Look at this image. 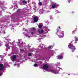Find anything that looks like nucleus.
<instances>
[{
    "instance_id": "nucleus-1",
    "label": "nucleus",
    "mask_w": 78,
    "mask_h": 78,
    "mask_svg": "<svg viewBox=\"0 0 78 78\" xmlns=\"http://www.w3.org/2000/svg\"><path fill=\"white\" fill-rule=\"evenodd\" d=\"M36 28L34 27L30 29L29 32H27V31H25L23 34L25 36L27 37H33V36L34 34H36V30H35Z\"/></svg>"
},
{
    "instance_id": "nucleus-2",
    "label": "nucleus",
    "mask_w": 78,
    "mask_h": 78,
    "mask_svg": "<svg viewBox=\"0 0 78 78\" xmlns=\"http://www.w3.org/2000/svg\"><path fill=\"white\" fill-rule=\"evenodd\" d=\"M49 66L47 64H43V66L41 67L42 69H43V70H46L47 71H51L55 73V74H58L59 73V71H57L56 72V70H50L49 68H48Z\"/></svg>"
},
{
    "instance_id": "nucleus-3",
    "label": "nucleus",
    "mask_w": 78,
    "mask_h": 78,
    "mask_svg": "<svg viewBox=\"0 0 78 78\" xmlns=\"http://www.w3.org/2000/svg\"><path fill=\"white\" fill-rule=\"evenodd\" d=\"M8 66V64L7 63H5L4 66H3V64H0V72H4L5 71V68L7 67Z\"/></svg>"
},
{
    "instance_id": "nucleus-4",
    "label": "nucleus",
    "mask_w": 78,
    "mask_h": 78,
    "mask_svg": "<svg viewBox=\"0 0 78 78\" xmlns=\"http://www.w3.org/2000/svg\"><path fill=\"white\" fill-rule=\"evenodd\" d=\"M57 34L58 36V37L59 38H62L64 36V31L58 32L57 33Z\"/></svg>"
},
{
    "instance_id": "nucleus-5",
    "label": "nucleus",
    "mask_w": 78,
    "mask_h": 78,
    "mask_svg": "<svg viewBox=\"0 0 78 78\" xmlns=\"http://www.w3.org/2000/svg\"><path fill=\"white\" fill-rule=\"evenodd\" d=\"M68 47L69 48L71 49V50L72 52H73L74 50H76V48H75V47L73 45H71L70 46L68 45Z\"/></svg>"
},
{
    "instance_id": "nucleus-6",
    "label": "nucleus",
    "mask_w": 78,
    "mask_h": 78,
    "mask_svg": "<svg viewBox=\"0 0 78 78\" xmlns=\"http://www.w3.org/2000/svg\"><path fill=\"white\" fill-rule=\"evenodd\" d=\"M57 58L58 59H62V58H63V53H62L59 55L57 56Z\"/></svg>"
},
{
    "instance_id": "nucleus-7",
    "label": "nucleus",
    "mask_w": 78,
    "mask_h": 78,
    "mask_svg": "<svg viewBox=\"0 0 78 78\" xmlns=\"http://www.w3.org/2000/svg\"><path fill=\"white\" fill-rule=\"evenodd\" d=\"M16 55H13L12 56V57H11V60L13 61H15V60L16 59Z\"/></svg>"
},
{
    "instance_id": "nucleus-8",
    "label": "nucleus",
    "mask_w": 78,
    "mask_h": 78,
    "mask_svg": "<svg viewBox=\"0 0 78 78\" xmlns=\"http://www.w3.org/2000/svg\"><path fill=\"white\" fill-rule=\"evenodd\" d=\"M39 36L40 37L39 38V39H38V40H40L41 38H44V37H45V35L44 34L41 35V34H40Z\"/></svg>"
},
{
    "instance_id": "nucleus-9",
    "label": "nucleus",
    "mask_w": 78,
    "mask_h": 78,
    "mask_svg": "<svg viewBox=\"0 0 78 78\" xmlns=\"http://www.w3.org/2000/svg\"><path fill=\"white\" fill-rule=\"evenodd\" d=\"M56 6V4L55 3L54 4H53L52 6H50V8H55Z\"/></svg>"
},
{
    "instance_id": "nucleus-10",
    "label": "nucleus",
    "mask_w": 78,
    "mask_h": 78,
    "mask_svg": "<svg viewBox=\"0 0 78 78\" xmlns=\"http://www.w3.org/2000/svg\"><path fill=\"white\" fill-rule=\"evenodd\" d=\"M34 20L35 22H37L38 21V17L37 16H35L34 18Z\"/></svg>"
},
{
    "instance_id": "nucleus-11",
    "label": "nucleus",
    "mask_w": 78,
    "mask_h": 78,
    "mask_svg": "<svg viewBox=\"0 0 78 78\" xmlns=\"http://www.w3.org/2000/svg\"><path fill=\"white\" fill-rule=\"evenodd\" d=\"M7 42H5V46L6 48H7L9 50V49H10V48H9V44L8 43L7 44Z\"/></svg>"
},
{
    "instance_id": "nucleus-12",
    "label": "nucleus",
    "mask_w": 78,
    "mask_h": 78,
    "mask_svg": "<svg viewBox=\"0 0 78 78\" xmlns=\"http://www.w3.org/2000/svg\"><path fill=\"white\" fill-rule=\"evenodd\" d=\"M43 26V24L42 23H39L38 25V27L39 28H41L42 26Z\"/></svg>"
},
{
    "instance_id": "nucleus-13",
    "label": "nucleus",
    "mask_w": 78,
    "mask_h": 78,
    "mask_svg": "<svg viewBox=\"0 0 78 78\" xmlns=\"http://www.w3.org/2000/svg\"><path fill=\"white\" fill-rule=\"evenodd\" d=\"M38 32L39 33H41L44 32V30L43 29H39L38 30Z\"/></svg>"
},
{
    "instance_id": "nucleus-14",
    "label": "nucleus",
    "mask_w": 78,
    "mask_h": 78,
    "mask_svg": "<svg viewBox=\"0 0 78 78\" xmlns=\"http://www.w3.org/2000/svg\"><path fill=\"white\" fill-rule=\"evenodd\" d=\"M22 2L24 4H25V3H27V2L25 0H22Z\"/></svg>"
},
{
    "instance_id": "nucleus-15",
    "label": "nucleus",
    "mask_w": 78,
    "mask_h": 78,
    "mask_svg": "<svg viewBox=\"0 0 78 78\" xmlns=\"http://www.w3.org/2000/svg\"><path fill=\"white\" fill-rule=\"evenodd\" d=\"M56 69L57 70H58V71H59V70H60V69H61V70H62V68L59 67H57Z\"/></svg>"
},
{
    "instance_id": "nucleus-16",
    "label": "nucleus",
    "mask_w": 78,
    "mask_h": 78,
    "mask_svg": "<svg viewBox=\"0 0 78 78\" xmlns=\"http://www.w3.org/2000/svg\"><path fill=\"white\" fill-rule=\"evenodd\" d=\"M47 31L45 32V33H48V31H49L50 30V29H48V28H47Z\"/></svg>"
},
{
    "instance_id": "nucleus-17",
    "label": "nucleus",
    "mask_w": 78,
    "mask_h": 78,
    "mask_svg": "<svg viewBox=\"0 0 78 78\" xmlns=\"http://www.w3.org/2000/svg\"><path fill=\"white\" fill-rule=\"evenodd\" d=\"M32 53H29L28 55V56H31V55H32Z\"/></svg>"
},
{
    "instance_id": "nucleus-18",
    "label": "nucleus",
    "mask_w": 78,
    "mask_h": 78,
    "mask_svg": "<svg viewBox=\"0 0 78 78\" xmlns=\"http://www.w3.org/2000/svg\"><path fill=\"white\" fill-rule=\"evenodd\" d=\"M38 4L40 6H41V5H42V3L41 2H40Z\"/></svg>"
},
{
    "instance_id": "nucleus-19",
    "label": "nucleus",
    "mask_w": 78,
    "mask_h": 78,
    "mask_svg": "<svg viewBox=\"0 0 78 78\" xmlns=\"http://www.w3.org/2000/svg\"><path fill=\"white\" fill-rule=\"evenodd\" d=\"M4 56L3 55H0V58H4Z\"/></svg>"
},
{
    "instance_id": "nucleus-20",
    "label": "nucleus",
    "mask_w": 78,
    "mask_h": 78,
    "mask_svg": "<svg viewBox=\"0 0 78 78\" xmlns=\"http://www.w3.org/2000/svg\"><path fill=\"white\" fill-rule=\"evenodd\" d=\"M5 40H6V41H7L8 42H9L10 40L8 38H5Z\"/></svg>"
},
{
    "instance_id": "nucleus-21",
    "label": "nucleus",
    "mask_w": 78,
    "mask_h": 78,
    "mask_svg": "<svg viewBox=\"0 0 78 78\" xmlns=\"http://www.w3.org/2000/svg\"><path fill=\"white\" fill-rule=\"evenodd\" d=\"M51 47H52V46H50L48 47V48H49V49H50V48H51Z\"/></svg>"
},
{
    "instance_id": "nucleus-22",
    "label": "nucleus",
    "mask_w": 78,
    "mask_h": 78,
    "mask_svg": "<svg viewBox=\"0 0 78 78\" xmlns=\"http://www.w3.org/2000/svg\"><path fill=\"white\" fill-rule=\"evenodd\" d=\"M34 67H36L37 66V64H35L34 65Z\"/></svg>"
},
{
    "instance_id": "nucleus-23",
    "label": "nucleus",
    "mask_w": 78,
    "mask_h": 78,
    "mask_svg": "<svg viewBox=\"0 0 78 78\" xmlns=\"http://www.w3.org/2000/svg\"><path fill=\"white\" fill-rule=\"evenodd\" d=\"M47 1H48L47 2ZM44 2H48V1L47 0L46 1H44Z\"/></svg>"
},
{
    "instance_id": "nucleus-24",
    "label": "nucleus",
    "mask_w": 78,
    "mask_h": 78,
    "mask_svg": "<svg viewBox=\"0 0 78 78\" xmlns=\"http://www.w3.org/2000/svg\"><path fill=\"white\" fill-rule=\"evenodd\" d=\"M21 9H19L17 11V12H19V11H20Z\"/></svg>"
},
{
    "instance_id": "nucleus-25",
    "label": "nucleus",
    "mask_w": 78,
    "mask_h": 78,
    "mask_svg": "<svg viewBox=\"0 0 78 78\" xmlns=\"http://www.w3.org/2000/svg\"><path fill=\"white\" fill-rule=\"evenodd\" d=\"M42 48H45V46H44V45H42Z\"/></svg>"
},
{
    "instance_id": "nucleus-26",
    "label": "nucleus",
    "mask_w": 78,
    "mask_h": 78,
    "mask_svg": "<svg viewBox=\"0 0 78 78\" xmlns=\"http://www.w3.org/2000/svg\"><path fill=\"white\" fill-rule=\"evenodd\" d=\"M52 19V16H50V19Z\"/></svg>"
},
{
    "instance_id": "nucleus-27",
    "label": "nucleus",
    "mask_w": 78,
    "mask_h": 78,
    "mask_svg": "<svg viewBox=\"0 0 78 78\" xmlns=\"http://www.w3.org/2000/svg\"><path fill=\"white\" fill-rule=\"evenodd\" d=\"M75 39H78V37H74Z\"/></svg>"
},
{
    "instance_id": "nucleus-28",
    "label": "nucleus",
    "mask_w": 78,
    "mask_h": 78,
    "mask_svg": "<svg viewBox=\"0 0 78 78\" xmlns=\"http://www.w3.org/2000/svg\"><path fill=\"white\" fill-rule=\"evenodd\" d=\"M57 13H59V12H59V11H57Z\"/></svg>"
},
{
    "instance_id": "nucleus-29",
    "label": "nucleus",
    "mask_w": 78,
    "mask_h": 78,
    "mask_svg": "<svg viewBox=\"0 0 78 78\" xmlns=\"http://www.w3.org/2000/svg\"><path fill=\"white\" fill-rule=\"evenodd\" d=\"M71 1L70 0H69L68 2H69V3H70V2H71Z\"/></svg>"
},
{
    "instance_id": "nucleus-30",
    "label": "nucleus",
    "mask_w": 78,
    "mask_h": 78,
    "mask_svg": "<svg viewBox=\"0 0 78 78\" xmlns=\"http://www.w3.org/2000/svg\"><path fill=\"white\" fill-rule=\"evenodd\" d=\"M78 41V39H76V40H75V42H76V41Z\"/></svg>"
},
{
    "instance_id": "nucleus-31",
    "label": "nucleus",
    "mask_w": 78,
    "mask_h": 78,
    "mask_svg": "<svg viewBox=\"0 0 78 78\" xmlns=\"http://www.w3.org/2000/svg\"><path fill=\"white\" fill-rule=\"evenodd\" d=\"M19 43H20V44H22V43H23V42L22 41H20Z\"/></svg>"
},
{
    "instance_id": "nucleus-32",
    "label": "nucleus",
    "mask_w": 78,
    "mask_h": 78,
    "mask_svg": "<svg viewBox=\"0 0 78 78\" xmlns=\"http://www.w3.org/2000/svg\"><path fill=\"white\" fill-rule=\"evenodd\" d=\"M2 75H3V74H1V73H0V76H2Z\"/></svg>"
},
{
    "instance_id": "nucleus-33",
    "label": "nucleus",
    "mask_w": 78,
    "mask_h": 78,
    "mask_svg": "<svg viewBox=\"0 0 78 78\" xmlns=\"http://www.w3.org/2000/svg\"><path fill=\"white\" fill-rule=\"evenodd\" d=\"M17 65H18V67L20 66V65H19V64H18Z\"/></svg>"
},
{
    "instance_id": "nucleus-34",
    "label": "nucleus",
    "mask_w": 78,
    "mask_h": 78,
    "mask_svg": "<svg viewBox=\"0 0 78 78\" xmlns=\"http://www.w3.org/2000/svg\"><path fill=\"white\" fill-rule=\"evenodd\" d=\"M14 7L15 8H16V7H17V6H14Z\"/></svg>"
},
{
    "instance_id": "nucleus-35",
    "label": "nucleus",
    "mask_w": 78,
    "mask_h": 78,
    "mask_svg": "<svg viewBox=\"0 0 78 78\" xmlns=\"http://www.w3.org/2000/svg\"><path fill=\"white\" fill-rule=\"evenodd\" d=\"M14 66H16V64H15L14 65Z\"/></svg>"
},
{
    "instance_id": "nucleus-36",
    "label": "nucleus",
    "mask_w": 78,
    "mask_h": 78,
    "mask_svg": "<svg viewBox=\"0 0 78 78\" xmlns=\"http://www.w3.org/2000/svg\"><path fill=\"white\" fill-rule=\"evenodd\" d=\"M58 28H59V29H60V28H61L60 27H59V26L58 27Z\"/></svg>"
},
{
    "instance_id": "nucleus-37",
    "label": "nucleus",
    "mask_w": 78,
    "mask_h": 78,
    "mask_svg": "<svg viewBox=\"0 0 78 78\" xmlns=\"http://www.w3.org/2000/svg\"><path fill=\"white\" fill-rule=\"evenodd\" d=\"M1 46V43H0V47Z\"/></svg>"
},
{
    "instance_id": "nucleus-38",
    "label": "nucleus",
    "mask_w": 78,
    "mask_h": 78,
    "mask_svg": "<svg viewBox=\"0 0 78 78\" xmlns=\"http://www.w3.org/2000/svg\"><path fill=\"white\" fill-rule=\"evenodd\" d=\"M74 31H73V33H74Z\"/></svg>"
},
{
    "instance_id": "nucleus-39",
    "label": "nucleus",
    "mask_w": 78,
    "mask_h": 78,
    "mask_svg": "<svg viewBox=\"0 0 78 78\" xmlns=\"http://www.w3.org/2000/svg\"><path fill=\"white\" fill-rule=\"evenodd\" d=\"M57 66H59V64H57Z\"/></svg>"
},
{
    "instance_id": "nucleus-40",
    "label": "nucleus",
    "mask_w": 78,
    "mask_h": 78,
    "mask_svg": "<svg viewBox=\"0 0 78 78\" xmlns=\"http://www.w3.org/2000/svg\"><path fill=\"white\" fill-rule=\"evenodd\" d=\"M42 12H41V14H42Z\"/></svg>"
},
{
    "instance_id": "nucleus-41",
    "label": "nucleus",
    "mask_w": 78,
    "mask_h": 78,
    "mask_svg": "<svg viewBox=\"0 0 78 78\" xmlns=\"http://www.w3.org/2000/svg\"><path fill=\"white\" fill-rule=\"evenodd\" d=\"M68 75H70V74H68Z\"/></svg>"
},
{
    "instance_id": "nucleus-42",
    "label": "nucleus",
    "mask_w": 78,
    "mask_h": 78,
    "mask_svg": "<svg viewBox=\"0 0 78 78\" xmlns=\"http://www.w3.org/2000/svg\"><path fill=\"white\" fill-rule=\"evenodd\" d=\"M75 43H76V42Z\"/></svg>"
},
{
    "instance_id": "nucleus-43",
    "label": "nucleus",
    "mask_w": 78,
    "mask_h": 78,
    "mask_svg": "<svg viewBox=\"0 0 78 78\" xmlns=\"http://www.w3.org/2000/svg\"><path fill=\"white\" fill-rule=\"evenodd\" d=\"M13 43V42H12V43Z\"/></svg>"
},
{
    "instance_id": "nucleus-44",
    "label": "nucleus",
    "mask_w": 78,
    "mask_h": 78,
    "mask_svg": "<svg viewBox=\"0 0 78 78\" xmlns=\"http://www.w3.org/2000/svg\"><path fill=\"white\" fill-rule=\"evenodd\" d=\"M7 67H8V66H7Z\"/></svg>"
}]
</instances>
